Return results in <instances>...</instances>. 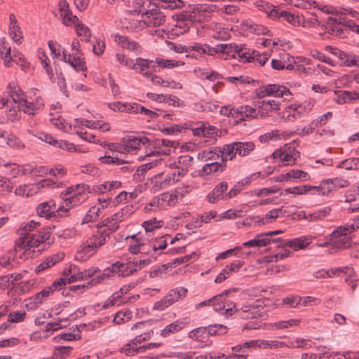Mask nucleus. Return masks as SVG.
<instances>
[{
  "label": "nucleus",
  "instance_id": "nucleus-36",
  "mask_svg": "<svg viewBox=\"0 0 359 359\" xmlns=\"http://www.w3.org/2000/svg\"><path fill=\"white\" fill-rule=\"evenodd\" d=\"M262 10L269 18L274 20L277 18L278 7L269 3H263L262 5Z\"/></svg>",
  "mask_w": 359,
  "mask_h": 359
},
{
  "label": "nucleus",
  "instance_id": "nucleus-32",
  "mask_svg": "<svg viewBox=\"0 0 359 359\" xmlns=\"http://www.w3.org/2000/svg\"><path fill=\"white\" fill-rule=\"evenodd\" d=\"M205 327L195 328L188 333V337L195 341H203L207 338Z\"/></svg>",
  "mask_w": 359,
  "mask_h": 359
},
{
  "label": "nucleus",
  "instance_id": "nucleus-64",
  "mask_svg": "<svg viewBox=\"0 0 359 359\" xmlns=\"http://www.w3.org/2000/svg\"><path fill=\"white\" fill-rule=\"evenodd\" d=\"M48 47L51 51V53L55 57H59L61 55V46L56 41L50 40L48 42Z\"/></svg>",
  "mask_w": 359,
  "mask_h": 359
},
{
  "label": "nucleus",
  "instance_id": "nucleus-6",
  "mask_svg": "<svg viewBox=\"0 0 359 359\" xmlns=\"http://www.w3.org/2000/svg\"><path fill=\"white\" fill-rule=\"evenodd\" d=\"M330 236L332 246L338 250H343L351 247L352 238L351 236L346 235V233H342L338 232V233L334 234L333 231Z\"/></svg>",
  "mask_w": 359,
  "mask_h": 359
},
{
  "label": "nucleus",
  "instance_id": "nucleus-56",
  "mask_svg": "<svg viewBox=\"0 0 359 359\" xmlns=\"http://www.w3.org/2000/svg\"><path fill=\"white\" fill-rule=\"evenodd\" d=\"M218 299V297H212V298L209 299L208 300L201 302L199 304L196 305V308L199 309L203 306H212V307L215 311H222V309H224V306H222L221 307L219 306L215 305V299Z\"/></svg>",
  "mask_w": 359,
  "mask_h": 359
},
{
  "label": "nucleus",
  "instance_id": "nucleus-2",
  "mask_svg": "<svg viewBox=\"0 0 359 359\" xmlns=\"http://www.w3.org/2000/svg\"><path fill=\"white\" fill-rule=\"evenodd\" d=\"M154 3H151V5L154 6V8L151 9H147L145 11V15L148 16L149 18H151L156 15H158V13H161V8L165 9H177L182 8L184 6V1L182 0H154Z\"/></svg>",
  "mask_w": 359,
  "mask_h": 359
},
{
  "label": "nucleus",
  "instance_id": "nucleus-14",
  "mask_svg": "<svg viewBox=\"0 0 359 359\" xmlns=\"http://www.w3.org/2000/svg\"><path fill=\"white\" fill-rule=\"evenodd\" d=\"M65 257V253L60 252L57 254L53 255L52 256L48 257L42 263L39 264L36 268L34 271L36 273H39L42 271L45 270L46 269H48L53 265H55L56 263L59 262L60 261L62 260Z\"/></svg>",
  "mask_w": 359,
  "mask_h": 359
},
{
  "label": "nucleus",
  "instance_id": "nucleus-41",
  "mask_svg": "<svg viewBox=\"0 0 359 359\" xmlns=\"http://www.w3.org/2000/svg\"><path fill=\"white\" fill-rule=\"evenodd\" d=\"M75 27L78 36H83L86 41H89L91 36V32L89 28L81 22H78Z\"/></svg>",
  "mask_w": 359,
  "mask_h": 359
},
{
  "label": "nucleus",
  "instance_id": "nucleus-26",
  "mask_svg": "<svg viewBox=\"0 0 359 359\" xmlns=\"http://www.w3.org/2000/svg\"><path fill=\"white\" fill-rule=\"evenodd\" d=\"M9 94L15 102H20L22 100L23 92L20 88L14 82L11 81L8 85Z\"/></svg>",
  "mask_w": 359,
  "mask_h": 359
},
{
  "label": "nucleus",
  "instance_id": "nucleus-60",
  "mask_svg": "<svg viewBox=\"0 0 359 359\" xmlns=\"http://www.w3.org/2000/svg\"><path fill=\"white\" fill-rule=\"evenodd\" d=\"M341 25H344V22L337 21V27L335 28V36L340 38L344 39L347 36L349 33L348 27L343 28Z\"/></svg>",
  "mask_w": 359,
  "mask_h": 359
},
{
  "label": "nucleus",
  "instance_id": "nucleus-12",
  "mask_svg": "<svg viewBox=\"0 0 359 359\" xmlns=\"http://www.w3.org/2000/svg\"><path fill=\"white\" fill-rule=\"evenodd\" d=\"M145 340V337H142V335H138L132 339L128 344L122 347L121 348V352L124 353L126 355H134L138 353L142 352V351L135 350V348H138L139 346H137V344H141Z\"/></svg>",
  "mask_w": 359,
  "mask_h": 359
},
{
  "label": "nucleus",
  "instance_id": "nucleus-39",
  "mask_svg": "<svg viewBox=\"0 0 359 359\" xmlns=\"http://www.w3.org/2000/svg\"><path fill=\"white\" fill-rule=\"evenodd\" d=\"M20 237L16 239L15 243V250H21L29 246V235L21 234V231L18 230Z\"/></svg>",
  "mask_w": 359,
  "mask_h": 359
},
{
  "label": "nucleus",
  "instance_id": "nucleus-13",
  "mask_svg": "<svg viewBox=\"0 0 359 359\" xmlns=\"http://www.w3.org/2000/svg\"><path fill=\"white\" fill-rule=\"evenodd\" d=\"M236 290L234 288L226 290L222 293L214 296L213 297H218L217 299H215V305L222 306H224L223 310L226 311V313L227 315L231 316L233 313V309L235 307V305H233L232 307H230V305L228 303L227 299H226V297H227L231 291L235 292Z\"/></svg>",
  "mask_w": 359,
  "mask_h": 359
},
{
  "label": "nucleus",
  "instance_id": "nucleus-47",
  "mask_svg": "<svg viewBox=\"0 0 359 359\" xmlns=\"http://www.w3.org/2000/svg\"><path fill=\"white\" fill-rule=\"evenodd\" d=\"M205 47H206V43H194L193 45L187 46L189 51L186 56H191V52H196V54L201 55L205 52Z\"/></svg>",
  "mask_w": 359,
  "mask_h": 359
},
{
  "label": "nucleus",
  "instance_id": "nucleus-33",
  "mask_svg": "<svg viewBox=\"0 0 359 359\" xmlns=\"http://www.w3.org/2000/svg\"><path fill=\"white\" fill-rule=\"evenodd\" d=\"M48 205V203H41L36 208V211L38 215L40 217H43L46 218H51L56 217V213L54 210H50Z\"/></svg>",
  "mask_w": 359,
  "mask_h": 359
},
{
  "label": "nucleus",
  "instance_id": "nucleus-51",
  "mask_svg": "<svg viewBox=\"0 0 359 359\" xmlns=\"http://www.w3.org/2000/svg\"><path fill=\"white\" fill-rule=\"evenodd\" d=\"M65 14H61L62 18V22L66 26H71L76 22L79 21V18L76 15H73L71 11H66Z\"/></svg>",
  "mask_w": 359,
  "mask_h": 359
},
{
  "label": "nucleus",
  "instance_id": "nucleus-8",
  "mask_svg": "<svg viewBox=\"0 0 359 359\" xmlns=\"http://www.w3.org/2000/svg\"><path fill=\"white\" fill-rule=\"evenodd\" d=\"M308 241L309 239L304 236L286 241L280 239V241L277 245V248L290 247L294 248V250H302L310 244V242Z\"/></svg>",
  "mask_w": 359,
  "mask_h": 359
},
{
  "label": "nucleus",
  "instance_id": "nucleus-49",
  "mask_svg": "<svg viewBox=\"0 0 359 359\" xmlns=\"http://www.w3.org/2000/svg\"><path fill=\"white\" fill-rule=\"evenodd\" d=\"M19 103L25 108L24 109V112L29 115H34L35 111L38 109L35 103L28 102L26 99L22 98Z\"/></svg>",
  "mask_w": 359,
  "mask_h": 359
},
{
  "label": "nucleus",
  "instance_id": "nucleus-3",
  "mask_svg": "<svg viewBox=\"0 0 359 359\" xmlns=\"http://www.w3.org/2000/svg\"><path fill=\"white\" fill-rule=\"evenodd\" d=\"M109 236V232L107 230L103 231L97 230L96 233L87 241V244L83 247V250L90 253V255H93L97 248L105 243L106 238Z\"/></svg>",
  "mask_w": 359,
  "mask_h": 359
},
{
  "label": "nucleus",
  "instance_id": "nucleus-50",
  "mask_svg": "<svg viewBox=\"0 0 359 359\" xmlns=\"http://www.w3.org/2000/svg\"><path fill=\"white\" fill-rule=\"evenodd\" d=\"M115 273L116 272L114 271V269L111 266V268H107L104 270V271L102 276H98L93 278L90 282L88 283V285H93L99 283L102 280H103L106 277H109Z\"/></svg>",
  "mask_w": 359,
  "mask_h": 359
},
{
  "label": "nucleus",
  "instance_id": "nucleus-35",
  "mask_svg": "<svg viewBox=\"0 0 359 359\" xmlns=\"http://www.w3.org/2000/svg\"><path fill=\"white\" fill-rule=\"evenodd\" d=\"M99 161H100L104 164H108V165L114 164V165H120L126 164V163H128L127 161L119 158L117 156H108L107 154H105L103 156H100L99 158Z\"/></svg>",
  "mask_w": 359,
  "mask_h": 359
},
{
  "label": "nucleus",
  "instance_id": "nucleus-63",
  "mask_svg": "<svg viewBox=\"0 0 359 359\" xmlns=\"http://www.w3.org/2000/svg\"><path fill=\"white\" fill-rule=\"evenodd\" d=\"M289 172L291 175V177L299 179L302 181H306L309 178V174L301 170H292Z\"/></svg>",
  "mask_w": 359,
  "mask_h": 359
},
{
  "label": "nucleus",
  "instance_id": "nucleus-18",
  "mask_svg": "<svg viewBox=\"0 0 359 359\" xmlns=\"http://www.w3.org/2000/svg\"><path fill=\"white\" fill-rule=\"evenodd\" d=\"M236 150L240 156L248 155L255 148V145L252 142H235Z\"/></svg>",
  "mask_w": 359,
  "mask_h": 359
},
{
  "label": "nucleus",
  "instance_id": "nucleus-15",
  "mask_svg": "<svg viewBox=\"0 0 359 359\" xmlns=\"http://www.w3.org/2000/svg\"><path fill=\"white\" fill-rule=\"evenodd\" d=\"M116 41L123 48L133 51L141 52V46L135 41L130 40L128 36L116 35Z\"/></svg>",
  "mask_w": 359,
  "mask_h": 359
},
{
  "label": "nucleus",
  "instance_id": "nucleus-53",
  "mask_svg": "<svg viewBox=\"0 0 359 359\" xmlns=\"http://www.w3.org/2000/svg\"><path fill=\"white\" fill-rule=\"evenodd\" d=\"M284 345V342L277 340H261L260 348H278Z\"/></svg>",
  "mask_w": 359,
  "mask_h": 359
},
{
  "label": "nucleus",
  "instance_id": "nucleus-34",
  "mask_svg": "<svg viewBox=\"0 0 359 359\" xmlns=\"http://www.w3.org/2000/svg\"><path fill=\"white\" fill-rule=\"evenodd\" d=\"M157 164L156 162H150L148 163L143 164L138 167L135 174L136 176V179L142 181L144 180V174L150 169L156 166Z\"/></svg>",
  "mask_w": 359,
  "mask_h": 359
},
{
  "label": "nucleus",
  "instance_id": "nucleus-28",
  "mask_svg": "<svg viewBox=\"0 0 359 359\" xmlns=\"http://www.w3.org/2000/svg\"><path fill=\"white\" fill-rule=\"evenodd\" d=\"M205 327L207 332V338L210 336L225 334L227 332L226 326L222 324H213Z\"/></svg>",
  "mask_w": 359,
  "mask_h": 359
},
{
  "label": "nucleus",
  "instance_id": "nucleus-1",
  "mask_svg": "<svg viewBox=\"0 0 359 359\" xmlns=\"http://www.w3.org/2000/svg\"><path fill=\"white\" fill-rule=\"evenodd\" d=\"M187 293V290L183 287L172 289L163 299L154 304V309L163 311L179 299L185 297Z\"/></svg>",
  "mask_w": 359,
  "mask_h": 359
},
{
  "label": "nucleus",
  "instance_id": "nucleus-19",
  "mask_svg": "<svg viewBox=\"0 0 359 359\" xmlns=\"http://www.w3.org/2000/svg\"><path fill=\"white\" fill-rule=\"evenodd\" d=\"M348 185L349 182L347 180L337 177L324 180L320 187H324L326 190L327 188H332V191L335 188L347 187Z\"/></svg>",
  "mask_w": 359,
  "mask_h": 359
},
{
  "label": "nucleus",
  "instance_id": "nucleus-59",
  "mask_svg": "<svg viewBox=\"0 0 359 359\" xmlns=\"http://www.w3.org/2000/svg\"><path fill=\"white\" fill-rule=\"evenodd\" d=\"M244 264V262L241 260H236L230 264L226 266L224 268V272L226 273L228 271L229 273L231 272L238 271Z\"/></svg>",
  "mask_w": 359,
  "mask_h": 359
},
{
  "label": "nucleus",
  "instance_id": "nucleus-23",
  "mask_svg": "<svg viewBox=\"0 0 359 359\" xmlns=\"http://www.w3.org/2000/svg\"><path fill=\"white\" fill-rule=\"evenodd\" d=\"M67 63H69L76 71H85L87 67L85 62L80 58V56H76V53H73L72 55H68Z\"/></svg>",
  "mask_w": 359,
  "mask_h": 359
},
{
  "label": "nucleus",
  "instance_id": "nucleus-21",
  "mask_svg": "<svg viewBox=\"0 0 359 359\" xmlns=\"http://www.w3.org/2000/svg\"><path fill=\"white\" fill-rule=\"evenodd\" d=\"M97 268H91L86 269L83 271L79 272L76 274H73L69 278H68L67 283H72L78 280H84L88 278H91L97 273Z\"/></svg>",
  "mask_w": 359,
  "mask_h": 359
},
{
  "label": "nucleus",
  "instance_id": "nucleus-43",
  "mask_svg": "<svg viewBox=\"0 0 359 359\" xmlns=\"http://www.w3.org/2000/svg\"><path fill=\"white\" fill-rule=\"evenodd\" d=\"M165 15L163 12L158 13V15L149 18L148 25L150 27H160L165 22Z\"/></svg>",
  "mask_w": 359,
  "mask_h": 359
},
{
  "label": "nucleus",
  "instance_id": "nucleus-48",
  "mask_svg": "<svg viewBox=\"0 0 359 359\" xmlns=\"http://www.w3.org/2000/svg\"><path fill=\"white\" fill-rule=\"evenodd\" d=\"M9 34L17 43H21L22 39V32L19 26H10L9 27Z\"/></svg>",
  "mask_w": 359,
  "mask_h": 359
},
{
  "label": "nucleus",
  "instance_id": "nucleus-25",
  "mask_svg": "<svg viewBox=\"0 0 359 359\" xmlns=\"http://www.w3.org/2000/svg\"><path fill=\"white\" fill-rule=\"evenodd\" d=\"M154 62L152 60L137 57L135 59V66H133V70L136 71L137 73L143 74V72L149 69Z\"/></svg>",
  "mask_w": 359,
  "mask_h": 359
},
{
  "label": "nucleus",
  "instance_id": "nucleus-20",
  "mask_svg": "<svg viewBox=\"0 0 359 359\" xmlns=\"http://www.w3.org/2000/svg\"><path fill=\"white\" fill-rule=\"evenodd\" d=\"M176 168H177V170L167 175L166 177L162 182L163 184L168 185L170 184V182L174 184L178 182L180 177H184L187 172V170L184 169V168H179L177 166Z\"/></svg>",
  "mask_w": 359,
  "mask_h": 359
},
{
  "label": "nucleus",
  "instance_id": "nucleus-27",
  "mask_svg": "<svg viewBox=\"0 0 359 359\" xmlns=\"http://www.w3.org/2000/svg\"><path fill=\"white\" fill-rule=\"evenodd\" d=\"M151 6V1L149 0H134L133 12L134 13L145 15V11Z\"/></svg>",
  "mask_w": 359,
  "mask_h": 359
},
{
  "label": "nucleus",
  "instance_id": "nucleus-61",
  "mask_svg": "<svg viewBox=\"0 0 359 359\" xmlns=\"http://www.w3.org/2000/svg\"><path fill=\"white\" fill-rule=\"evenodd\" d=\"M339 168H345L346 170H355L357 168L355 158H348L340 162Z\"/></svg>",
  "mask_w": 359,
  "mask_h": 359
},
{
  "label": "nucleus",
  "instance_id": "nucleus-9",
  "mask_svg": "<svg viewBox=\"0 0 359 359\" xmlns=\"http://www.w3.org/2000/svg\"><path fill=\"white\" fill-rule=\"evenodd\" d=\"M189 323L188 318H184L181 320H177L169 325H168L161 333V337H168L171 334L180 332Z\"/></svg>",
  "mask_w": 359,
  "mask_h": 359
},
{
  "label": "nucleus",
  "instance_id": "nucleus-10",
  "mask_svg": "<svg viewBox=\"0 0 359 359\" xmlns=\"http://www.w3.org/2000/svg\"><path fill=\"white\" fill-rule=\"evenodd\" d=\"M265 95L267 96L274 95L278 97H285L287 99V96L292 95L290 90L286 87L277 84H269L264 86Z\"/></svg>",
  "mask_w": 359,
  "mask_h": 359
},
{
  "label": "nucleus",
  "instance_id": "nucleus-54",
  "mask_svg": "<svg viewBox=\"0 0 359 359\" xmlns=\"http://www.w3.org/2000/svg\"><path fill=\"white\" fill-rule=\"evenodd\" d=\"M300 320L297 319H290L289 320H282L274 323V327L276 329H285L292 326H297L299 325Z\"/></svg>",
  "mask_w": 359,
  "mask_h": 359
},
{
  "label": "nucleus",
  "instance_id": "nucleus-22",
  "mask_svg": "<svg viewBox=\"0 0 359 359\" xmlns=\"http://www.w3.org/2000/svg\"><path fill=\"white\" fill-rule=\"evenodd\" d=\"M259 309L258 306L254 305H245L242 307V312L241 317L245 319L255 318L260 316Z\"/></svg>",
  "mask_w": 359,
  "mask_h": 359
},
{
  "label": "nucleus",
  "instance_id": "nucleus-58",
  "mask_svg": "<svg viewBox=\"0 0 359 359\" xmlns=\"http://www.w3.org/2000/svg\"><path fill=\"white\" fill-rule=\"evenodd\" d=\"M163 102L168 103L170 105L172 106H184L183 101H181L180 98H178L177 96L171 95H165V98H163Z\"/></svg>",
  "mask_w": 359,
  "mask_h": 359
},
{
  "label": "nucleus",
  "instance_id": "nucleus-5",
  "mask_svg": "<svg viewBox=\"0 0 359 359\" xmlns=\"http://www.w3.org/2000/svg\"><path fill=\"white\" fill-rule=\"evenodd\" d=\"M315 190L318 195H327L332 191V188H327L326 190L324 187H315L310 185H303L299 187H294L293 188H287L285 191L286 193L303 195L309 193L310 191Z\"/></svg>",
  "mask_w": 359,
  "mask_h": 359
},
{
  "label": "nucleus",
  "instance_id": "nucleus-24",
  "mask_svg": "<svg viewBox=\"0 0 359 359\" xmlns=\"http://www.w3.org/2000/svg\"><path fill=\"white\" fill-rule=\"evenodd\" d=\"M332 209L330 206L317 210L313 213L308 214L307 220L309 222H317L326 217L330 214Z\"/></svg>",
  "mask_w": 359,
  "mask_h": 359
},
{
  "label": "nucleus",
  "instance_id": "nucleus-30",
  "mask_svg": "<svg viewBox=\"0 0 359 359\" xmlns=\"http://www.w3.org/2000/svg\"><path fill=\"white\" fill-rule=\"evenodd\" d=\"M156 67H161V68L172 69L174 67L184 65V62L182 61H175L172 60H165L160 57L155 59Z\"/></svg>",
  "mask_w": 359,
  "mask_h": 359
},
{
  "label": "nucleus",
  "instance_id": "nucleus-4",
  "mask_svg": "<svg viewBox=\"0 0 359 359\" xmlns=\"http://www.w3.org/2000/svg\"><path fill=\"white\" fill-rule=\"evenodd\" d=\"M90 189V186L88 184H83L80 187V185H77L76 190L74 194H72L74 190L72 191H66L65 192H62V197L65 198V201L66 203V206L69 208H73L74 206L79 204L80 200L79 196L81 195L82 192L87 191V189Z\"/></svg>",
  "mask_w": 359,
  "mask_h": 359
},
{
  "label": "nucleus",
  "instance_id": "nucleus-29",
  "mask_svg": "<svg viewBox=\"0 0 359 359\" xmlns=\"http://www.w3.org/2000/svg\"><path fill=\"white\" fill-rule=\"evenodd\" d=\"M236 113L239 114L242 117L239 121H244L245 118H254L256 117V109L248 105H243L236 109Z\"/></svg>",
  "mask_w": 359,
  "mask_h": 359
},
{
  "label": "nucleus",
  "instance_id": "nucleus-17",
  "mask_svg": "<svg viewBox=\"0 0 359 359\" xmlns=\"http://www.w3.org/2000/svg\"><path fill=\"white\" fill-rule=\"evenodd\" d=\"M226 169L224 163L212 162L205 164L199 171L201 176L210 175L217 171L223 172Z\"/></svg>",
  "mask_w": 359,
  "mask_h": 359
},
{
  "label": "nucleus",
  "instance_id": "nucleus-31",
  "mask_svg": "<svg viewBox=\"0 0 359 359\" xmlns=\"http://www.w3.org/2000/svg\"><path fill=\"white\" fill-rule=\"evenodd\" d=\"M215 151H218L219 154H225L229 156V161L232 160L237 154V151L236 150V146L234 145V142L225 144L223 147H215Z\"/></svg>",
  "mask_w": 359,
  "mask_h": 359
},
{
  "label": "nucleus",
  "instance_id": "nucleus-57",
  "mask_svg": "<svg viewBox=\"0 0 359 359\" xmlns=\"http://www.w3.org/2000/svg\"><path fill=\"white\" fill-rule=\"evenodd\" d=\"M26 316L25 311H14L11 312L8 315V322L11 323H19L25 320Z\"/></svg>",
  "mask_w": 359,
  "mask_h": 359
},
{
  "label": "nucleus",
  "instance_id": "nucleus-37",
  "mask_svg": "<svg viewBox=\"0 0 359 359\" xmlns=\"http://www.w3.org/2000/svg\"><path fill=\"white\" fill-rule=\"evenodd\" d=\"M278 13L277 18L275 20H285L292 25L295 24L296 18L292 13L278 8Z\"/></svg>",
  "mask_w": 359,
  "mask_h": 359
},
{
  "label": "nucleus",
  "instance_id": "nucleus-44",
  "mask_svg": "<svg viewBox=\"0 0 359 359\" xmlns=\"http://www.w3.org/2000/svg\"><path fill=\"white\" fill-rule=\"evenodd\" d=\"M187 128V124L184 126L174 124L167 128H163L161 129V132L165 135H174L180 133L182 131V130Z\"/></svg>",
  "mask_w": 359,
  "mask_h": 359
},
{
  "label": "nucleus",
  "instance_id": "nucleus-38",
  "mask_svg": "<svg viewBox=\"0 0 359 359\" xmlns=\"http://www.w3.org/2000/svg\"><path fill=\"white\" fill-rule=\"evenodd\" d=\"M100 208L96 206L91 207L86 215L82 219V224H87L95 221L99 216Z\"/></svg>",
  "mask_w": 359,
  "mask_h": 359
},
{
  "label": "nucleus",
  "instance_id": "nucleus-40",
  "mask_svg": "<svg viewBox=\"0 0 359 359\" xmlns=\"http://www.w3.org/2000/svg\"><path fill=\"white\" fill-rule=\"evenodd\" d=\"M72 347L71 346H57L56 352H54L52 359H65L70 353Z\"/></svg>",
  "mask_w": 359,
  "mask_h": 359
},
{
  "label": "nucleus",
  "instance_id": "nucleus-62",
  "mask_svg": "<svg viewBox=\"0 0 359 359\" xmlns=\"http://www.w3.org/2000/svg\"><path fill=\"white\" fill-rule=\"evenodd\" d=\"M40 226L39 222H36L34 220L30 221L29 223H27L24 227L19 229L21 231V234H25V235H32L31 232L37 226Z\"/></svg>",
  "mask_w": 359,
  "mask_h": 359
},
{
  "label": "nucleus",
  "instance_id": "nucleus-46",
  "mask_svg": "<svg viewBox=\"0 0 359 359\" xmlns=\"http://www.w3.org/2000/svg\"><path fill=\"white\" fill-rule=\"evenodd\" d=\"M337 19L329 17L325 25H322L324 29L330 34L335 36V28L337 27Z\"/></svg>",
  "mask_w": 359,
  "mask_h": 359
},
{
  "label": "nucleus",
  "instance_id": "nucleus-7",
  "mask_svg": "<svg viewBox=\"0 0 359 359\" xmlns=\"http://www.w3.org/2000/svg\"><path fill=\"white\" fill-rule=\"evenodd\" d=\"M123 142L125 149L128 151H133L140 149L141 144L150 145V144H149L150 140L146 137H138L134 135H127L123 138Z\"/></svg>",
  "mask_w": 359,
  "mask_h": 359
},
{
  "label": "nucleus",
  "instance_id": "nucleus-52",
  "mask_svg": "<svg viewBox=\"0 0 359 359\" xmlns=\"http://www.w3.org/2000/svg\"><path fill=\"white\" fill-rule=\"evenodd\" d=\"M355 229H357L355 227V222L352 224H346L345 225L338 226L334 230V233L337 234L338 232L342 233H346V235L350 236V234L354 231Z\"/></svg>",
  "mask_w": 359,
  "mask_h": 359
},
{
  "label": "nucleus",
  "instance_id": "nucleus-11",
  "mask_svg": "<svg viewBox=\"0 0 359 359\" xmlns=\"http://www.w3.org/2000/svg\"><path fill=\"white\" fill-rule=\"evenodd\" d=\"M280 241V238H266L264 233L257 234L254 239L243 243L245 247H264L269 245L271 243H278Z\"/></svg>",
  "mask_w": 359,
  "mask_h": 359
},
{
  "label": "nucleus",
  "instance_id": "nucleus-45",
  "mask_svg": "<svg viewBox=\"0 0 359 359\" xmlns=\"http://www.w3.org/2000/svg\"><path fill=\"white\" fill-rule=\"evenodd\" d=\"M198 157L201 158L202 161H205L207 160L218 158L219 156V152L215 151L214 147L212 149H205L202 152H200L198 154Z\"/></svg>",
  "mask_w": 359,
  "mask_h": 359
},
{
  "label": "nucleus",
  "instance_id": "nucleus-16",
  "mask_svg": "<svg viewBox=\"0 0 359 359\" xmlns=\"http://www.w3.org/2000/svg\"><path fill=\"white\" fill-rule=\"evenodd\" d=\"M228 189V183L222 182L212 190L207 196V200L210 203H215L217 200L222 196Z\"/></svg>",
  "mask_w": 359,
  "mask_h": 359
},
{
  "label": "nucleus",
  "instance_id": "nucleus-42",
  "mask_svg": "<svg viewBox=\"0 0 359 359\" xmlns=\"http://www.w3.org/2000/svg\"><path fill=\"white\" fill-rule=\"evenodd\" d=\"M163 224L162 220H156V218L145 221L142 223V226L147 232L153 231L156 229L161 227Z\"/></svg>",
  "mask_w": 359,
  "mask_h": 359
},
{
  "label": "nucleus",
  "instance_id": "nucleus-55",
  "mask_svg": "<svg viewBox=\"0 0 359 359\" xmlns=\"http://www.w3.org/2000/svg\"><path fill=\"white\" fill-rule=\"evenodd\" d=\"M55 147L69 152H74L76 151L74 144L63 140H57V143L55 144Z\"/></svg>",
  "mask_w": 359,
  "mask_h": 359
}]
</instances>
